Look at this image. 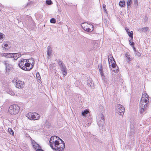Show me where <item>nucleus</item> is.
Instances as JSON below:
<instances>
[{
  "label": "nucleus",
  "instance_id": "1",
  "mask_svg": "<svg viewBox=\"0 0 151 151\" xmlns=\"http://www.w3.org/2000/svg\"><path fill=\"white\" fill-rule=\"evenodd\" d=\"M149 96L146 93L142 95L139 104V111L141 114H144L146 113L149 102Z\"/></svg>",
  "mask_w": 151,
  "mask_h": 151
},
{
  "label": "nucleus",
  "instance_id": "2",
  "mask_svg": "<svg viewBox=\"0 0 151 151\" xmlns=\"http://www.w3.org/2000/svg\"><path fill=\"white\" fill-rule=\"evenodd\" d=\"M61 143H60L58 140H55L52 142H51L50 147L52 149L58 151H62L64 148L65 147V144L64 142L60 139Z\"/></svg>",
  "mask_w": 151,
  "mask_h": 151
},
{
  "label": "nucleus",
  "instance_id": "3",
  "mask_svg": "<svg viewBox=\"0 0 151 151\" xmlns=\"http://www.w3.org/2000/svg\"><path fill=\"white\" fill-rule=\"evenodd\" d=\"M19 107L17 105H12L9 107L8 111L12 115H16L19 110Z\"/></svg>",
  "mask_w": 151,
  "mask_h": 151
},
{
  "label": "nucleus",
  "instance_id": "4",
  "mask_svg": "<svg viewBox=\"0 0 151 151\" xmlns=\"http://www.w3.org/2000/svg\"><path fill=\"white\" fill-rule=\"evenodd\" d=\"M58 65L60 66V69L63 76H65L67 73V68L65 64L60 60L58 59L57 60Z\"/></svg>",
  "mask_w": 151,
  "mask_h": 151
},
{
  "label": "nucleus",
  "instance_id": "5",
  "mask_svg": "<svg viewBox=\"0 0 151 151\" xmlns=\"http://www.w3.org/2000/svg\"><path fill=\"white\" fill-rule=\"evenodd\" d=\"M27 116L30 119L37 120L40 118L39 115L36 112L34 113H29L27 115Z\"/></svg>",
  "mask_w": 151,
  "mask_h": 151
},
{
  "label": "nucleus",
  "instance_id": "6",
  "mask_svg": "<svg viewBox=\"0 0 151 151\" xmlns=\"http://www.w3.org/2000/svg\"><path fill=\"white\" fill-rule=\"evenodd\" d=\"M116 110L118 114L122 116L125 110L124 107L120 104H118L116 106Z\"/></svg>",
  "mask_w": 151,
  "mask_h": 151
},
{
  "label": "nucleus",
  "instance_id": "7",
  "mask_svg": "<svg viewBox=\"0 0 151 151\" xmlns=\"http://www.w3.org/2000/svg\"><path fill=\"white\" fill-rule=\"evenodd\" d=\"M31 60H32V59H29L27 60V62H26L25 65H24V66L26 67V68H27V70H30L33 68V65H34L33 62L34 61L33 60V62H32L31 64V62L30 61Z\"/></svg>",
  "mask_w": 151,
  "mask_h": 151
},
{
  "label": "nucleus",
  "instance_id": "8",
  "mask_svg": "<svg viewBox=\"0 0 151 151\" xmlns=\"http://www.w3.org/2000/svg\"><path fill=\"white\" fill-rule=\"evenodd\" d=\"M98 122L97 124L99 127H102L104 125L105 119L104 116L102 114H101L98 117Z\"/></svg>",
  "mask_w": 151,
  "mask_h": 151
},
{
  "label": "nucleus",
  "instance_id": "9",
  "mask_svg": "<svg viewBox=\"0 0 151 151\" xmlns=\"http://www.w3.org/2000/svg\"><path fill=\"white\" fill-rule=\"evenodd\" d=\"M88 24H88V23H87L86 22H84L83 23H82L81 25V27L83 29L86 31L87 32H92L93 30V25H90V26L91 27V28L88 27H85L84 25H88Z\"/></svg>",
  "mask_w": 151,
  "mask_h": 151
},
{
  "label": "nucleus",
  "instance_id": "10",
  "mask_svg": "<svg viewBox=\"0 0 151 151\" xmlns=\"http://www.w3.org/2000/svg\"><path fill=\"white\" fill-rule=\"evenodd\" d=\"M27 62V59H22L21 60L20 62L19 63V66L20 68L23 70H27V68L24 67L26 62Z\"/></svg>",
  "mask_w": 151,
  "mask_h": 151
},
{
  "label": "nucleus",
  "instance_id": "11",
  "mask_svg": "<svg viewBox=\"0 0 151 151\" xmlns=\"http://www.w3.org/2000/svg\"><path fill=\"white\" fill-rule=\"evenodd\" d=\"M15 86L17 88L19 89L22 88L24 86V82L20 80H16Z\"/></svg>",
  "mask_w": 151,
  "mask_h": 151
},
{
  "label": "nucleus",
  "instance_id": "12",
  "mask_svg": "<svg viewBox=\"0 0 151 151\" xmlns=\"http://www.w3.org/2000/svg\"><path fill=\"white\" fill-rule=\"evenodd\" d=\"M3 63L5 66L6 72L8 73L10 70V68L11 66V65L10 64L8 60L4 61Z\"/></svg>",
  "mask_w": 151,
  "mask_h": 151
},
{
  "label": "nucleus",
  "instance_id": "13",
  "mask_svg": "<svg viewBox=\"0 0 151 151\" xmlns=\"http://www.w3.org/2000/svg\"><path fill=\"white\" fill-rule=\"evenodd\" d=\"M30 138L31 140L32 143L34 148L35 149H39L40 147L39 145L37 144L34 140L32 139V138L30 137Z\"/></svg>",
  "mask_w": 151,
  "mask_h": 151
},
{
  "label": "nucleus",
  "instance_id": "14",
  "mask_svg": "<svg viewBox=\"0 0 151 151\" xmlns=\"http://www.w3.org/2000/svg\"><path fill=\"white\" fill-rule=\"evenodd\" d=\"M13 58H14L15 60H17L18 58L21 57V55L20 53H12Z\"/></svg>",
  "mask_w": 151,
  "mask_h": 151
},
{
  "label": "nucleus",
  "instance_id": "15",
  "mask_svg": "<svg viewBox=\"0 0 151 151\" xmlns=\"http://www.w3.org/2000/svg\"><path fill=\"white\" fill-rule=\"evenodd\" d=\"M52 52V48L50 46H48L47 48V55L48 58H49V56H50Z\"/></svg>",
  "mask_w": 151,
  "mask_h": 151
},
{
  "label": "nucleus",
  "instance_id": "16",
  "mask_svg": "<svg viewBox=\"0 0 151 151\" xmlns=\"http://www.w3.org/2000/svg\"><path fill=\"white\" fill-rule=\"evenodd\" d=\"M56 139H60V138L58 137H57V136H53V137H52L50 139V143H51V142H52V141H55V140H56Z\"/></svg>",
  "mask_w": 151,
  "mask_h": 151
},
{
  "label": "nucleus",
  "instance_id": "17",
  "mask_svg": "<svg viewBox=\"0 0 151 151\" xmlns=\"http://www.w3.org/2000/svg\"><path fill=\"white\" fill-rule=\"evenodd\" d=\"M148 29V28L147 27H144L143 28H139L138 30L140 32H146Z\"/></svg>",
  "mask_w": 151,
  "mask_h": 151
},
{
  "label": "nucleus",
  "instance_id": "18",
  "mask_svg": "<svg viewBox=\"0 0 151 151\" xmlns=\"http://www.w3.org/2000/svg\"><path fill=\"white\" fill-rule=\"evenodd\" d=\"M81 113H82V115L83 116H88V115L89 114V113L87 109L85 110L84 111H82V112Z\"/></svg>",
  "mask_w": 151,
  "mask_h": 151
},
{
  "label": "nucleus",
  "instance_id": "19",
  "mask_svg": "<svg viewBox=\"0 0 151 151\" xmlns=\"http://www.w3.org/2000/svg\"><path fill=\"white\" fill-rule=\"evenodd\" d=\"M93 82L91 80V79H89L88 80L87 85L89 86H90L91 87L93 86Z\"/></svg>",
  "mask_w": 151,
  "mask_h": 151
},
{
  "label": "nucleus",
  "instance_id": "20",
  "mask_svg": "<svg viewBox=\"0 0 151 151\" xmlns=\"http://www.w3.org/2000/svg\"><path fill=\"white\" fill-rule=\"evenodd\" d=\"M125 56L127 59L129 61H130L132 60V59L130 58V55L128 52H127L125 54Z\"/></svg>",
  "mask_w": 151,
  "mask_h": 151
},
{
  "label": "nucleus",
  "instance_id": "21",
  "mask_svg": "<svg viewBox=\"0 0 151 151\" xmlns=\"http://www.w3.org/2000/svg\"><path fill=\"white\" fill-rule=\"evenodd\" d=\"M108 60L109 61V63L110 64V61L109 60H110V62H112L113 60H114V58L113 57V56L112 55H109L108 56Z\"/></svg>",
  "mask_w": 151,
  "mask_h": 151
},
{
  "label": "nucleus",
  "instance_id": "22",
  "mask_svg": "<svg viewBox=\"0 0 151 151\" xmlns=\"http://www.w3.org/2000/svg\"><path fill=\"white\" fill-rule=\"evenodd\" d=\"M125 2L124 1H120L119 3V5L121 7H123L125 5Z\"/></svg>",
  "mask_w": 151,
  "mask_h": 151
},
{
  "label": "nucleus",
  "instance_id": "23",
  "mask_svg": "<svg viewBox=\"0 0 151 151\" xmlns=\"http://www.w3.org/2000/svg\"><path fill=\"white\" fill-rule=\"evenodd\" d=\"M4 36V35L3 34L0 32V43L3 41Z\"/></svg>",
  "mask_w": 151,
  "mask_h": 151
},
{
  "label": "nucleus",
  "instance_id": "24",
  "mask_svg": "<svg viewBox=\"0 0 151 151\" xmlns=\"http://www.w3.org/2000/svg\"><path fill=\"white\" fill-rule=\"evenodd\" d=\"M111 66L113 68H116V66L117 65L116 64V63L115 60H113L112 62H111Z\"/></svg>",
  "mask_w": 151,
  "mask_h": 151
},
{
  "label": "nucleus",
  "instance_id": "25",
  "mask_svg": "<svg viewBox=\"0 0 151 151\" xmlns=\"http://www.w3.org/2000/svg\"><path fill=\"white\" fill-rule=\"evenodd\" d=\"M132 3V0H127V5L128 8L129 7H130Z\"/></svg>",
  "mask_w": 151,
  "mask_h": 151
},
{
  "label": "nucleus",
  "instance_id": "26",
  "mask_svg": "<svg viewBox=\"0 0 151 151\" xmlns=\"http://www.w3.org/2000/svg\"><path fill=\"white\" fill-rule=\"evenodd\" d=\"M129 36V37H130L131 38V40H132L133 39V32L132 31H131L130 32L129 31H128V33Z\"/></svg>",
  "mask_w": 151,
  "mask_h": 151
},
{
  "label": "nucleus",
  "instance_id": "27",
  "mask_svg": "<svg viewBox=\"0 0 151 151\" xmlns=\"http://www.w3.org/2000/svg\"><path fill=\"white\" fill-rule=\"evenodd\" d=\"M98 44L97 43H95L93 46V50H96L98 48Z\"/></svg>",
  "mask_w": 151,
  "mask_h": 151
},
{
  "label": "nucleus",
  "instance_id": "28",
  "mask_svg": "<svg viewBox=\"0 0 151 151\" xmlns=\"http://www.w3.org/2000/svg\"><path fill=\"white\" fill-rule=\"evenodd\" d=\"M8 55H7L6 58H13V53H7Z\"/></svg>",
  "mask_w": 151,
  "mask_h": 151
},
{
  "label": "nucleus",
  "instance_id": "29",
  "mask_svg": "<svg viewBox=\"0 0 151 151\" xmlns=\"http://www.w3.org/2000/svg\"><path fill=\"white\" fill-rule=\"evenodd\" d=\"M8 131L10 133V134H12V135L14 134V132H13L12 129H11L10 128H9L8 129Z\"/></svg>",
  "mask_w": 151,
  "mask_h": 151
},
{
  "label": "nucleus",
  "instance_id": "30",
  "mask_svg": "<svg viewBox=\"0 0 151 151\" xmlns=\"http://www.w3.org/2000/svg\"><path fill=\"white\" fill-rule=\"evenodd\" d=\"M33 4V2H32V1H29L27 4L25 6V7H28V6H29L30 5H32Z\"/></svg>",
  "mask_w": 151,
  "mask_h": 151
},
{
  "label": "nucleus",
  "instance_id": "31",
  "mask_svg": "<svg viewBox=\"0 0 151 151\" xmlns=\"http://www.w3.org/2000/svg\"><path fill=\"white\" fill-rule=\"evenodd\" d=\"M46 3L48 5H51L52 4V2L51 0H47L46 1Z\"/></svg>",
  "mask_w": 151,
  "mask_h": 151
},
{
  "label": "nucleus",
  "instance_id": "32",
  "mask_svg": "<svg viewBox=\"0 0 151 151\" xmlns=\"http://www.w3.org/2000/svg\"><path fill=\"white\" fill-rule=\"evenodd\" d=\"M56 20L54 18H52L50 20V22L52 23H56Z\"/></svg>",
  "mask_w": 151,
  "mask_h": 151
},
{
  "label": "nucleus",
  "instance_id": "33",
  "mask_svg": "<svg viewBox=\"0 0 151 151\" xmlns=\"http://www.w3.org/2000/svg\"><path fill=\"white\" fill-rule=\"evenodd\" d=\"M114 69L113 70V71L115 73L117 72L119 70V68L117 66H116V68H113Z\"/></svg>",
  "mask_w": 151,
  "mask_h": 151
},
{
  "label": "nucleus",
  "instance_id": "34",
  "mask_svg": "<svg viewBox=\"0 0 151 151\" xmlns=\"http://www.w3.org/2000/svg\"><path fill=\"white\" fill-rule=\"evenodd\" d=\"M135 55L138 57H139L141 56L140 53L138 51H135Z\"/></svg>",
  "mask_w": 151,
  "mask_h": 151
},
{
  "label": "nucleus",
  "instance_id": "35",
  "mask_svg": "<svg viewBox=\"0 0 151 151\" xmlns=\"http://www.w3.org/2000/svg\"><path fill=\"white\" fill-rule=\"evenodd\" d=\"M7 55H8L7 53H2L1 54V56L4 57L6 58Z\"/></svg>",
  "mask_w": 151,
  "mask_h": 151
},
{
  "label": "nucleus",
  "instance_id": "36",
  "mask_svg": "<svg viewBox=\"0 0 151 151\" xmlns=\"http://www.w3.org/2000/svg\"><path fill=\"white\" fill-rule=\"evenodd\" d=\"M132 40L131 39L129 41V42L131 45L133 46L134 45V42H132Z\"/></svg>",
  "mask_w": 151,
  "mask_h": 151
},
{
  "label": "nucleus",
  "instance_id": "37",
  "mask_svg": "<svg viewBox=\"0 0 151 151\" xmlns=\"http://www.w3.org/2000/svg\"><path fill=\"white\" fill-rule=\"evenodd\" d=\"M45 124L48 127H49L50 125V123L47 121H46L45 122Z\"/></svg>",
  "mask_w": 151,
  "mask_h": 151
},
{
  "label": "nucleus",
  "instance_id": "38",
  "mask_svg": "<svg viewBox=\"0 0 151 151\" xmlns=\"http://www.w3.org/2000/svg\"><path fill=\"white\" fill-rule=\"evenodd\" d=\"M36 76L37 79L39 80L40 79V77L39 73L38 74L37 73Z\"/></svg>",
  "mask_w": 151,
  "mask_h": 151
},
{
  "label": "nucleus",
  "instance_id": "39",
  "mask_svg": "<svg viewBox=\"0 0 151 151\" xmlns=\"http://www.w3.org/2000/svg\"><path fill=\"white\" fill-rule=\"evenodd\" d=\"M134 4L136 5H137V0H134Z\"/></svg>",
  "mask_w": 151,
  "mask_h": 151
},
{
  "label": "nucleus",
  "instance_id": "40",
  "mask_svg": "<svg viewBox=\"0 0 151 151\" xmlns=\"http://www.w3.org/2000/svg\"><path fill=\"white\" fill-rule=\"evenodd\" d=\"M99 69L100 72L101 70L102 71H103L102 66L101 65V66L100 67L99 65Z\"/></svg>",
  "mask_w": 151,
  "mask_h": 151
},
{
  "label": "nucleus",
  "instance_id": "41",
  "mask_svg": "<svg viewBox=\"0 0 151 151\" xmlns=\"http://www.w3.org/2000/svg\"><path fill=\"white\" fill-rule=\"evenodd\" d=\"M100 73L101 76L102 77V78H103V77H104V74L103 73V71H102L101 70L100 71Z\"/></svg>",
  "mask_w": 151,
  "mask_h": 151
},
{
  "label": "nucleus",
  "instance_id": "42",
  "mask_svg": "<svg viewBox=\"0 0 151 151\" xmlns=\"http://www.w3.org/2000/svg\"><path fill=\"white\" fill-rule=\"evenodd\" d=\"M57 19H58V20L59 21L60 20V17L59 15H57L56 17Z\"/></svg>",
  "mask_w": 151,
  "mask_h": 151
},
{
  "label": "nucleus",
  "instance_id": "43",
  "mask_svg": "<svg viewBox=\"0 0 151 151\" xmlns=\"http://www.w3.org/2000/svg\"><path fill=\"white\" fill-rule=\"evenodd\" d=\"M126 30V31L128 33V31H129V29L128 28H126L125 29Z\"/></svg>",
  "mask_w": 151,
  "mask_h": 151
},
{
  "label": "nucleus",
  "instance_id": "44",
  "mask_svg": "<svg viewBox=\"0 0 151 151\" xmlns=\"http://www.w3.org/2000/svg\"><path fill=\"white\" fill-rule=\"evenodd\" d=\"M8 45L7 44H5L4 45V48H5V47H6L8 46Z\"/></svg>",
  "mask_w": 151,
  "mask_h": 151
},
{
  "label": "nucleus",
  "instance_id": "45",
  "mask_svg": "<svg viewBox=\"0 0 151 151\" xmlns=\"http://www.w3.org/2000/svg\"><path fill=\"white\" fill-rule=\"evenodd\" d=\"M106 5L105 4H103V9H104L105 8H106Z\"/></svg>",
  "mask_w": 151,
  "mask_h": 151
},
{
  "label": "nucleus",
  "instance_id": "46",
  "mask_svg": "<svg viewBox=\"0 0 151 151\" xmlns=\"http://www.w3.org/2000/svg\"><path fill=\"white\" fill-rule=\"evenodd\" d=\"M9 94L11 95H13L14 94V93L13 92L12 93V92H9Z\"/></svg>",
  "mask_w": 151,
  "mask_h": 151
},
{
  "label": "nucleus",
  "instance_id": "47",
  "mask_svg": "<svg viewBox=\"0 0 151 151\" xmlns=\"http://www.w3.org/2000/svg\"><path fill=\"white\" fill-rule=\"evenodd\" d=\"M133 49H134V50L135 52L136 51V50H135V47H133Z\"/></svg>",
  "mask_w": 151,
  "mask_h": 151
},
{
  "label": "nucleus",
  "instance_id": "48",
  "mask_svg": "<svg viewBox=\"0 0 151 151\" xmlns=\"http://www.w3.org/2000/svg\"><path fill=\"white\" fill-rule=\"evenodd\" d=\"M104 11H106V8H105L104 9Z\"/></svg>",
  "mask_w": 151,
  "mask_h": 151
},
{
  "label": "nucleus",
  "instance_id": "49",
  "mask_svg": "<svg viewBox=\"0 0 151 151\" xmlns=\"http://www.w3.org/2000/svg\"><path fill=\"white\" fill-rule=\"evenodd\" d=\"M99 140V139H97L96 140V141H97V142H98Z\"/></svg>",
  "mask_w": 151,
  "mask_h": 151
},
{
  "label": "nucleus",
  "instance_id": "50",
  "mask_svg": "<svg viewBox=\"0 0 151 151\" xmlns=\"http://www.w3.org/2000/svg\"><path fill=\"white\" fill-rule=\"evenodd\" d=\"M84 26L85 27H88V25H87L86 26V25H84Z\"/></svg>",
  "mask_w": 151,
  "mask_h": 151
},
{
  "label": "nucleus",
  "instance_id": "51",
  "mask_svg": "<svg viewBox=\"0 0 151 151\" xmlns=\"http://www.w3.org/2000/svg\"><path fill=\"white\" fill-rule=\"evenodd\" d=\"M6 49H7H7H8V48H6L5 49V50H6Z\"/></svg>",
  "mask_w": 151,
  "mask_h": 151
},
{
  "label": "nucleus",
  "instance_id": "52",
  "mask_svg": "<svg viewBox=\"0 0 151 151\" xmlns=\"http://www.w3.org/2000/svg\"><path fill=\"white\" fill-rule=\"evenodd\" d=\"M145 19H147V17H146L145 18Z\"/></svg>",
  "mask_w": 151,
  "mask_h": 151
}]
</instances>
